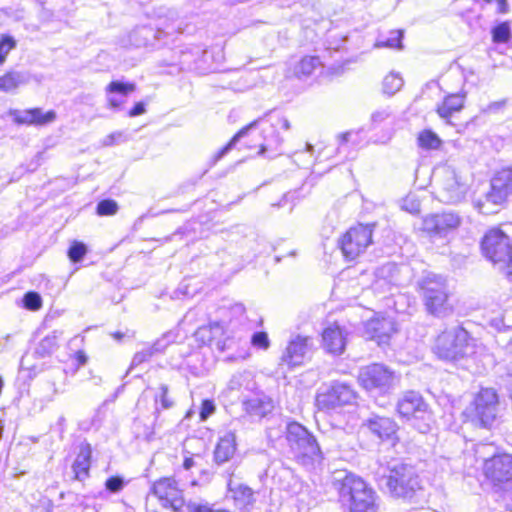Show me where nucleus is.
Wrapping results in <instances>:
<instances>
[{"label": "nucleus", "mask_w": 512, "mask_h": 512, "mask_svg": "<svg viewBox=\"0 0 512 512\" xmlns=\"http://www.w3.org/2000/svg\"><path fill=\"white\" fill-rule=\"evenodd\" d=\"M251 343L254 347L267 349L270 345L268 334L263 331L255 332L251 337Z\"/></svg>", "instance_id": "obj_48"}, {"label": "nucleus", "mask_w": 512, "mask_h": 512, "mask_svg": "<svg viewBox=\"0 0 512 512\" xmlns=\"http://www.w3.org/2000/svg\"><path fill=\"white\" fill-rule=\"evenodd\" d=\"M91 454L92 450L89 444L80 447V451L72 466L76 479L82 481L88 477Z\"/></svg>", "instance_id": "obj_28"}, {"label": "nucleus", "mask_w": 512, "mask_h": 512, "mask_svg": "<svg viewBox=\"0 0 512 512\" xmlns=\"http://www.w3.org/2000/svg\"><path fill=\"white\" fill-rule=\"evenodd\" d=\"M120 137H121V133H111L105 137V139L103 140V144L105 146H111L114 144L115 139L120 138Z\"/></svg>", "instance_id": "obj_58"}, {"label": "nucleus", "mask_w": 512, "mask_h": 512, "mask_svg": "<svg viewBox=\"0 0 512 512\" xmlns=\"http://www.w3.org/2000/svg\"><path fill=\"white\" fill-rule=\"evenodd\" d=\"M118 210V204L115 200L104 199L101 200L96 207L97 214L100 216H111L116 214Z\"/></svg>", "instance_id": "obj_46"}, {"label": "nucleus", "mask_w": 512, "mask_h": 512, "mask_svg": "<svg viewBox=\"0 0 512 512\" xmlns=\"http://www.w3.org/2000/svg\"><path fill=\"white\" fill-rule=\"evenodd\" d=\"M174 480V478L165 477L154 482L152 485L151 493L159 499L161 505L168 496L169 489L173 485Z\"/></svg>", "instance_id": "obj_38"}, {"label": "nucleus", "mask_w": 512, "mask_h": 512, "mask_svg": "<svg viewBox=\"0 0 512 512\" xmlns=\"http://www.w3.org/2000/svg\"><path fill=\"white\" fill-rule=\"evenodd\" d=\"M419 288L428 313L436 317H444L452 312L445 278L428 274L419 282Z\"/></svg>", "instance_id": "obj_7"}, {"label": "nucleus", "mask_w": 512, "mask_h": 512, "mask_svg": "<svg viewBox=\"0 0 512 512\" xmlns=\"http://www.w3.org/2000/svg\"><path fill=\"white\" fill-rule=\"evenodd\" d=\"M310 346V338L297 335L293 337L280 358V366L289 368L301 365Z\"/></svg>", "instance_id": "obj_18"}, {"label": "nucleus", "mask_w": 512, "mask_h": 512, "mask_svg": "<svg viewBox=\"0 0 512 512\" xmlns=\"http://www.w3.org/2000/svg\"><path fill=\"white\" fill-rule=\"evenodd\" d=\"M87 252V246L83 242L75 240L71 243L67 255L71 262L78 263L83 260Z\"/></svg>", "instance_id": "obj_40"}, {"label": "nucleus", "mask_w": 512, "mask_h": 512, "mask_svg": "<svg viewBox=\"0 0 512 512\" xmlns=\"http://www.w3.org/2000/svg\"><path fill=\"white\" fill-rule=\"evenodd\" d=\"M236 451V435L234 432H226L218 441L214 450V461L223 464L229 461Z\"/></svg>", "instance_id": "obj_24"}, {"label": "nucleus", "mask_w": 512, "mask_h": 512, "mask_svg": "<svg viewBox=\"0 0 512 512\" xmlns=\"http://www.w3.org/2000/svg\"><path fill=\"white\" fill-rule=\"evenodd\" d=\"M403 31L402 30H393L390 32V37L385 41H379L376 43L377 47H387V48H402V40Z\"/></svg>", "instance_id": "obj_44"}, {"label": "nucleus", "mask_w": 512, "mask_h": 512, "mask_svg": "<svg viewBox=\"0 0 512 512\" xmlns=\"http://www.w3.org/2000/svg\"><path fill=\"white\" fill-rule=\"evenodd\" d=\"M245 412L251 417L263 418L273 409L272 401L268 398L254 397L243 402Z\"/></svg>", "instance_id": "obj_26"}, {"label": "nucleus", "mask_w": 512, "mask_h": 512, "mask_svg": "<svg viewBox=\"0 0 512 512\" xmlns=\"http://www.w3.org/2000/svg\"><path fill=\"white\" fill-rule=\"evenodd\" d=\"M235 469L236 467H234L233 469L231 467L227 470V474L229 477L227 487L229 492L232 493V497L235 501L236 506H238L240 509H245L248 506H252L255 503L256 499L254 497V492L250 487L243 484L234 483L232 477L234 476Z\"/></svg>", "instance_id": "obj_23"}, {"label": "nucleus", "mask_w": 512, "mask_h": 512, "mask_svg": "<svg viewBox=\"0 0 512 512\" xmlns=\"http://www.w3.org/2000/svg\"><path fill=\"white\" fill-rule=\"evenodd\" d=\"M277 125H280L284 130H289L291 127L289 120L284 117L278 119Z\"/></svg>", "instance_id": "obj_60"}, {"label": "nucleus", "mask_w": 512, "mask_h": 512, "mask_svg": "<svg viewBox=\"0 0 512 512\" xmlns=\"http://www.w3.org/2000/svg\"><path fill=\"white\" fill-rule=\"evenodd\" d=\"M215 412V404L212 400L205 399L202 401L199 417L201 421L207 420Z\"/></svg>", "instance_id": "obj_50"}, {"label": "nucleus", "mask_w": 512, "mask_h": 512, "mask_svg": "<svg viewBox=\"0 0 512 512\" xmlns=\"http://www.w3.org/2000/svg\"><path fill=\"white\" fill-rule=\"evenodd\" d=\"M512 195V168H503L496 172L490 181V190L476 201L480 213L490 215L497 213L500 207Z\"/></svg>", "instance_id": "obj_10"}, {"label": "nucleus", "mask_w": 512, "mask_h": 512, "mask_svg": "<svg viewBox=\"0 0 512 512\" xmlns=\"http://www.w3.org/2000/svg\"><path fill=\"white\" fill-rule=\"evenodd\" d=\"M180 27L174 22L165 20L163 23L157 24L155 27L151 25H143L136 27L130 34V43L136 47L153 46L156 41L162 40L164 37L180 32Z\"/></svg>", "instance_id": "obj_14"}, {"label": "nucleus", "mask_w": 512, "mask_h": 512, "mask_svg": "<svg viewBox=\"0 0 512 512\" xmlns=\"http://www.w3.org/2000/svg\"><path fill=\"white\" fill-rule=\"evenodd\" d=\"M351 136L350 132L343 133L339 135V145L342 146L343 144L347 143L349 141V137Z\"/></svg>", "instance_id": "obj_62"}, {"label": "nucleus", "mask_w": 512, "mask_h": 512, "mask_svg": "<svg viewBox=\"0 0 512 512\" xmlns=\"http://www.w3.org/2000/svg\"><path fill=\"white\" fill-rule=\"evenodd\" d=\"M321 66L319 57L306 56L302 58L294 67V75L301 79L310 76L314 70Z\"/></svg>", "instance_id": "obj_32"}, {"label": "nucleus", "mask_w": 512, "mask_h": 512, "mask_svg": "<svg viewBox=\"0 0 512 512\" xmlns=\"http://www.w3.org/2000/svg\"><path fill=\"white\" fill-rule=\"evenodd\" d=\"M136 89L134 83H125L119 80L110 82L105 88L106 100L109 108L119 111L125 103V98Z\"/></svg>", "instance_id": "obj_22"}, {"label": "nucleus", "mask_w": 512, "mask_h": 512, "mask_svg": "<svg viewBox=\"0 0 512 512\" xmlns=\"http://www.w3.org/2000/svg\"><path fill=\"white\" fill-rule=\"evenodd\" d=\"M399 377L388 366L373 363L359 370L360 386L371 394H387L395 388Z\"/></svg>", "instance_id": "obj_11"}, {"label": "nucleus", "mask_w": 512, "mask_h": 512, "mask_svg": "<svg viewBox=\"0 0 512 512\" xmlns=\"http://www.w3.org/2000/svg\"><path fill=\"white\" fill-rule=\"evenodd\" d=\"M155 409L154 417L155 421H158L161 409L167 410L174 406V400L169 396V386L167 384H160L158 391L154 395Z\"/></svg>", "instance_id": "obj_30"}, {"label": "nucleus", "mask_w": 512, "mask_h": 512, "mask_svg": "<svg viewBox=\"0 0 512 512\" xmlns=\"http://www.w3.org/2000/svg\"><path fill=\"white\" fill-rule=\"evenodd\" d=\"M343 434L342 430L339 428H330L327 431L322 432V438L321 442V449H325L326 452H330L331 450L337 448L338 445V439Z\"/></svg>", "instance_id": "obj_37"}, {"label": "nucleus", "mask_w": 512, "mask_h": 512, "mask_svg": "<svg viewBox=\"0 0 512 512\" xmlns=\"http://www.w3.org/2000/svg\"><path fill=\"white\" fill-rule=\"evenodd\" d=\"M170 335H164L162 338L156 340L150 347L153 355L159 354L165 351V349L172 342L170 339Z\"/></svg>", "instance_id": "obj_51"}, {"label": "nucleus", "mask_w": 512, "mask_h": 512, "mask_svg": "<svg viewBox=\"0 0 512 512\" xmlns=\"http://www.w3.org/2000/svg\"><path fill=\"white\" fill-rule=\"evenodd\" d=\"M251 379V373L248 371L235 373L228 382V389L231 391L239 390L243 386H248Z\"/></svg>", "instance_id": "obj_42"}, {"label": "nucleus", "mask_w": 512, "mask_h": 512, "mask_svg": "<svg viewBox=\"0 0 512 512\" xmlns=\"http://www.w3.org/2000/svg\"><path fill=\"white\" fill-rule=\"evenodd\" d=\"M499 413V398L492 388H482L466 407L464 415L475 427L492 429Z\"/></svg>", "instance_id": "obj_6"}, {"label": "nucleus", "mask_w": 512, "mask_h": 512, "mask_svg": "<svg viewBox=\"0 0 512 512\" xmlns=\"http://www.w3.org/2000/svg\"><path fill=\"white\" fill-rule=\"evenodd\" d=\"M503 326L512 329V309H506L502 315Z\"/></svg>", "instance_id": "obj_57"}, {"label": "nucleus", "mask_w": 512, "mask_h": 512, "mask_svg": "<svg viewBox=\"0 0 512 512\" xmlns=\"http://www.w3.org/2000/svg\"><path fill=\"white\" fill-rule=\"evenodd\" d=\"M498 9L501 13H506L508 8L507 0H497Z\"/></svg>", "instance_id": "obj_61"}, {"label": "nucleus", "mask_w": 512, "mask_h": 512, "mask_svg": "<svg viewBox=\"0 0 512 512\" xmlns=\"http://www.w3.org/2000/svg\"><path fill=\"white\" fill-rule=\"evenodd\" d=\"M461 223L458 214L452 211L432 214L423 221V229L433 237H445Z\"/></svg>", "instance_id": "obj_16"}, {"label": "nucleus", "mask_w": 512, "mask_h": 512, "mask_svg": "<svg viewBox=\"0 0 512 512\" xmlns=\"http://www.w3.org/2000/svg\"><path fill=\"white\" fill-rule=\"evenodd\" d=\"M474 457L476 461H481L482 468L486 465V463L492 460L496 456H500L501 453L498 452V447L493 443H485L479 442L474 445Z\"/></svg>", "instance_id": "obj_31"}, {"label": "nucleus", "mask_w": 512, "mask_h": 512, "mask_svg": "<svg viewBox=\"0 0 512 512\" xmlns=\"http://www.w3.org/2000/svg\"><path fill=\"white\" fill-rule=\"evenodd\" d=\"M274 137L272 139L264 138L265 142L260 144V150L258 151V155H265L266 152L271 151L274 154H278V149L281 146L283 139L275 133V130H272Z\"/></svg>", "instance_id": "obj_41"}, {"label": "nucleus", "mask_w": 512, "mask_h": 512, "mask_svg": "<svg viewBox=\"0 0 512 512\" xmlns=\"http://www.w3.org/2000/svg\"><path fill=\"white\" fill-rule=\"evenodd\" d=\"M484 256L498 265L512 281V245L509 237L499 228L490 229L481 241Z\"/></svg>", "instance_id": "obj_8"}, {"label": "nucleus", "mask_w": 512, "mask_h": 512, "mask_svg": "<svg viewBox=\"0 0 512 512\" xmlns=\"http://www.w3.org/2000/svg\"><path fill=\"white\" fill-rule=\"evenodd\" d=\"M376 477L379 487L396 498L412 499L421 490L415 468L398 460L380 466Z\"/></svg>", "instance_id": "obj_1"}, {"label": "nucleus", "mask_w": 512, "mask_h": 512, "mask_svg": "<svg viewBox=\"0 0 512 512\" xmlns=\"http://www.w3.org/2000/svg\"><path fill=\"white\" fill-rule=\"evenodd\" d=\"M168 496L164 500L162 506L165 508H171L174 511H180L184 506V498L182 491L177 487V482L174 480L173 485L169 489Z\"/></svg>", "instance_id": "obj_35"}, {"label": "nucleus", "mask_w": 512, "mask_h": 512, "mask_svg": "<svg viewBox=\"0 0 512 512\" xmlns=\"http://www.w3.org/2000/svg\"><path fill=\"white\" fill-rule=\"evenodd\" d=\"M418 145L426 150H436L442 145V140L439 136L431 130L422 131L418 138Z\"/></svg>", "instance_id": "obj_36"}, {"label": "nucleus", "mask_w": 512, "mask_h": 512, "mask_svg": "<svg viewBox=\"0 0 512 512\" xmlns=\"http://www.w3.org/2000/svg\"><path fill=\"white\" fill-rule=\"evenodd\" d=\"M9 115L13 117L14 122L17 124L27 125H45L53 122L56 119L54 111L43 113L41 108H32L27 110L12 109Z\"/></svg>", "instance_id": "obj_20"}, {"label": "nucleus", "mask_w": 512, "mask_h": 512, "mask_svg": "<svg viewBox=\"0 0 512 512\" xmlns=\"http://www.w3.org/2000/svg\"><path fill=\"white\" fill-rule=\"evenodd\" d=\"M363 426L381 440L396 439L398 425L389 417L372 414L363 422Z\"/></svg>", "instance_id": "obj_19"}, {"label": "nucleus", "mask_w": 512, "mask_h": 512, "mask_svg": "<svg viewBox=\"0 0 512 512\" xmlns=\"http://www.w3.org/2000/svg\"><path fill=\"white\" fill-rule=\"evenodd\" d=\"M188 512H229L226 509H214L208 503L197 504L190 502L187 504Z\"/></svg>", "instance_id": "obj_49"}, {"label": "nucleus", "mask_w": 512, "mask_h": 512, "mask_svg": "<svg viewBox=\"0 0 512 512\" xmlns=\"http://www.w3.org/2000/svg\"><path fill=\"white\" fill-rule=\"evenodd\" d=\"M346 336V330L338 324L328 326L322 333L324 349L334 355L342 354L346 346Z\"/></svg>", "instance_id": "obj_21"}, {"label": "nucleus", "mask_w": 512, "mask_h": 512, "mask_svg": "<svg viewBox=\"0 0 512 512\" xmlns=\"http://www.w3.org/2000/svg\"><path fill=\"white\" fill-rule=\"evenodd\" d=\"M146 112L145 104L143 102H137L132 109L128 112L129 117H136Z\"/></svg>", "instance_id": "obj_55"}, {"label": "nucleus", "mask_w": 512, "mask_h": 512, "mask_svg": "<svg viewBox=\"0 0 512 512\" xmlns=\"http://www.w3.org/2000/svg\"><path fill=\"white\" fill-rule=\"evenodd\" d=\"M397 412L420 433H427L434 423L433 412L423 396L417 391H406L397 402Z\"/></svg>", "instance_id": "obj_5"}, {"label": "nucleus", "mask_w": 512, "mask_h": 512, "mask_svg": "<svg viewBox=\"0 0 512 512\" xmlns=\"http://www.w3.org/2000/svg\"><path fill=\"white\" fill-rule=\"evenodd\" d=\"M375 224H358L351 227L339 240L340 249L348 260H354L372 244Z\"/></svg>", "instance_id": "obj_13"}, {"label": "nucleus", "mask_w": 512, "mask_h": 512, "mask_svg": "<svg viewBox=\"0 0 512 512\" xmlns=\"http://www.w3.org/2000/svg\"><path fill=\"white\" fill-rule=\"evenodd\" d=\"M61 335L62 332L55 330L51 334L44 337L38 344L36 352L42 357L50 355L57 349L58 340Z\"/></svg>", "instance_id": "obj_34"}, {"label": "nucleus", "mask_w": 512, "mask_h": 512, "mask_svg": "<svg viewBox=\"0 0 512 512\" xmlns=\"http://www.w3.org/2000/svg\"><path fill=\"white\" fill-rule=\"evenodd\" d=\"M465 194L466 186L460 183L456 172L450 168L444 169L437 190L438 200L446 204H456Z\"/></svg>", "instance_id": "obj_15"}, {"label": "nucleus", "mask_w": 512, "mask_h": 512, "mask_svg": "<svg viewBox=\"0 0 512 512\" xmlns=\"http://www.w3.org/2000/svg\"><path fill=\"white\" fill-rule=\"evenodd\" d=\"M389 116H390V111L387 108L377 110L374 113H372L371 121L374 124H379V123L383 122L384 120H386Z\"/></svg>", "instance_id": "obj_54"}, {"label": "nucleus", "mask_w": 512, "mask_h": 512, "mask_svg": "<svg viewBox=\"0 0 512 512\" xmlns=\"http://www.w3.org/2000/svg\"><path fill=\"white\" fill-rule=\"evenodd\" d=\"M433 352L439 359L458 361L476 352L475 340L460 326L444 330L435 339Z\"/></svg>", "instance_id": "obj_3"}, {"label": "nucleus", "mask_w": 512, "mask_h": 512, "mask_svg": "<svg viewBox=\"0 0 512 512\" xmlns=\"http://www.w3.org/2000/svg\"><path fill=\"white\" fill-rule=\"evenodd\" d=\"M483 473L491 485L495 501L509 508V502H512V456L502 453L494 457L483 467Z\"/></svg>", "instance_id": "obj_4"}, {"label": "nucleus", "mask_w": 512, "mask_h": 512, "mask_svg": "<svg viewBox=\"0 0 512 512\" xmlns=\"http://www.w3.org/2000/svg\"><path fill=\"white\" fill-rule=\"evenodd\" d=\"M465 94L455 93L446 96L441 104L437 106V114L440 118L450 123L449 119L456 112H459L464 107Z\"/></svg>", "instance_id": "obj_25"}, {"label": "nucleus", "mask_w": 512, "mask_h": 512, "mask_svg": "<svg viewBox=\"0 0 512 512\" xmlns=\"http://www.w3.org/2000/svg\"><path fill=\"white\" fill-rule=\"evenodd\" d=\"M24 308L37 311L42 307V297L38 292L29 291L22 298Z\"/></svg>", "instance_id": "obj_43"}, {"label": "nucleus", "mask_w": 512, "mask_h": 512, "mask_svg": "<svg viewBox=\"0 0 512 512\" xmlns=\"http://www.w3.org/2000/svg\"><path fill=\"white\" fill-rule=\"evenodd\" d=\"M337 489L341 499L349 502L351 512L375 511V493L360 477L346 474Z\"/></svg>", "instance_id": "obj_9"}, {"label": "nucleus", "mask_w": 512, "mask_h": 512, "mask_svg": "<svg viewBox=\"0 0 512 512\" xmlns=\"http://www.w3.org/2000/svg\"><path fill=\"white\" fill-rule=\"evenodd\" d=\"M357 396V392L351 385L333 381L324 391L317 394L316 404L320 410L336 411L344 406L355 404Z\"/></svg>", "instance_id": "obj_12"}, {"label": "nucleus", "mask_w": 512, "mask_h": 512, "mask_svg": "<svg viewBox=\"0 0 512 512\" xmlns=\"http://www.w3.org/2000/svg\"><path fill=\"white\" fill-rule=\"evenodd\" d=\"M492 38L495 43H506L510 38V27L503 22L492 29Z\"/></svg>", "instance_id": "obj_45"}, {"label": "nucleus", "mask_w": 512, "mask_h": 512, "mask_svg": "<svg viewBox=\"0 0 512 512\" xmlns=\"http://www.w3.org/2000/svg\"><path fill=\"white\" fill-rule=\"evenodd\" d=\"M285 437L294 459L301 465L311 467L324 459L321 444L302 424L289 422L286 425Z\"/></svg>", "instance_id": "obj_2"}, {"label": "nucleus", "mask_w": 512, "mask_h": 512, "mask_svg": "<svg viewBox=\"0 0 512 512\" xmlns=\"http://www.w3.org/2000/svg\"><path fill=\"white\" fill-rule=\"evenodd\" d=\"M76 359L78 361V364L83 366L87 363L88 357L83 351H78L76 353Z\"/></svg>", "instance_id": "obj_59"}, {"label": "nucleus", "mask_w": 512, "mask_h": 512, "mask_svg": "<svg viewBox=\"0 0 512 512\" xmlns=\"http://www.w3.org/2000/svg\"><path fill=\"white\" fill-rule=\"evenodd\" d=\"M30 74L25 71H11L0 77V91L12 92L18 87L28 84Z\"/></svg>", "instance_id": "obj_27"}, {"label": "nucleus", "mask_w": 512, "mask_h": 512, "mask_svg": "<svg viewBox=\"0 0 512 512\" xmlns=\"http://www.w3.org/2000/svg\"><path fill=\"white\" fill-rule=\"evenodd\" d=\"M124 486V481L119 476L109 477L105 482V487L108 491L112 493L119 492Z\"/></svg>", "instance_id": "obj_53"}, {"label": "nucleus", "mask_w": 512, "mask_h": 512, "mask_svg": "<svg viewBox=\"0 0 512 512\" xmlns=\"http://www.w3.org/2000/svg\"><path fill=\"white\" fill-rule=\"evenodd\" d=\"M152 356H154V355H153L150 347H146L134 355V357L132 359L131 366L132 367L138 366V365L148 361Z\"/></svg>", "instance_id": "obj_52"}, {"label": "nucleus", "mask_w": 512, "mask_h": 512, "mask_svg": "<svg viewBox=\"0 0 512 512\" xmlns=\"http://www.w3.org/2000/svg\"><path fill=\"white\" fill-rule=\"evenodd\" d=\"M16 47V41L9 35H2L0 38V64L6 60L9 52Z\"/></svg>", "instance_id": "obj_47"}, {"label": "nucleus", "mask_w": 512, "mask_h": 512, "mask_svg": "<svg viewBox=\"0 0 512 512\" xmlns=\"http://www.w3.org/2000/svg\"><path fill=\"white\" fill-rule=\"evenodd\" d=\"M222 334L223 327L218 322H214L199 327L195 331L194 337L200 345H211V343Z\"/></svg>", "instance_id": "obj_29"}, {"label": "nucleus", "mask_w": 512, "mask_h": 512, "mask_svg": "<svg viewBox=\"0 0 512 512\" xmlns=\"http://www.w3.org/2000/svg\"><path fill=\"white\" fill-rule=\"evenodd\" d=\"M259 120H255L248 124L247 126L243 127L241 130H239L232 138L231 140L223 147L221 148L214 156L213 158V164L218 162L220 159H222L229 151L233 149V147L236 145V143L244 138L248 132L255 128L258 124Z\"/></svg>", "instance_id": "obj_33"}, {"label": "nucleus", "mask_w": 512, "mask_h": 512, "mask_svg": "<svg viewBox=\"0 0 512 512\" xmlns=\"http://www.w3.org/2000/svg\"><path fill=\"white\" fill-rule=\"evenodd\" d=\"M395 323L390 318H374L366 322L364 334L367 339L375 341L379 346L387 345L391 335L395 333Z\"/></svg>", "instance_id": "obj_17"}, {"label": "nucleus", "mask_w": 512, "mask_h": 512, "mask_svg": "<svg viewBox=\"0 0 512 512\" xmlns=\"http://www.w3.org/2000/svg\"><path fill=\"white\" fill-rule=\"evenodd\" d=\"M227 340L225 341H221V340H217L216 342V347L219 349V350H225L226 347H227Z\"/></svg>", "instance_id": "obj_64"}, {"label": "nucleus", "mask_w": 512, "mask_h": 512, "mask_svg": "<svg viewBox=\"0 0 512 512\" xmlns=\"http://www.w3.org/2000/svg\"><path fill=\"white\" fill-rule=\"evenodd\" d=\"M194 466V460L192 458H185L184 459V462H183V467L186 469V470H189L190 468H192Z\"/></svg>", "instance_id": "obj_63"}, {"label": "nucleus", "mask_w": 512, "mask_h": 512, "mask_svg": "<svg viewBox=\"0 0 512 512\" xmlns=\"http://www.w3.org/2000/svg\"><path fill=\"white\" fill-rule=\"evenodd\" d=\"M191 52H183L180 60V64L182 68L185 69H194L195 67L192 65V61L190 60Z\"/></svg>", "instance_id": "obj_56"}, {"label": "nucleus", "mask_w": 512, "mask_h": 512, "mask_svg": "<svg viewBox=\"0 0 512 512\" xmlns=\"http://www.w3.org/2000/svg\"><path fill=\"white\" fill-rule=\"evenodd\" d=\"M403 79L399 74L390 73L383 80V92L388 95H394L403 86Z\"/></svg>", "instance_id": "obj_39"}]
</instances>
